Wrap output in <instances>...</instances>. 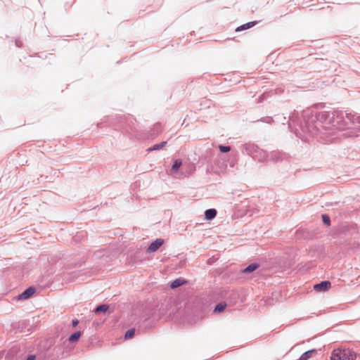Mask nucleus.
Masks as SVG:
<instances>
[{
	"mask_svg": "<svg viewBox=\"0 0 360 360\" xmlns=\"http://www.w3.org/2000/svg\"><path fill=\"white\" fill-rule=\"evenodd\" d=\"M274 120L272 117L267 116V117H262L261 119L257 120L255 122H262L266 123V124H271L274 122Z\"/></svg>",
	"mask_w": 360,
	"mask_h": 360,
	"instance_id": "22",
	"label": "nucleus"
},
{
	"mask_svg": "<svg viewBox=\"0 0 360 360\" xmlns=\"http://www.w3.org/2000/svg\"><path fill=\"white\" fill-rule=\"evenodd\" d=\"M226 307L227 304L225 302H220L215 305L214 312L221 313L224 311Z\"/></svg>",
	"mask_w": 360,
	"mask_h": 360,
	"instance_id": "16",
	"label": "nucleus"
},
{
	"mask_svg": "<svg viewBox=\"0 0 360 360\" xmlns=\"http://www.w3.org/2000/svg\"><path fill=\"white\" fill-rule=\"evenodd\" d=\"M82 335V333L81 331H79V330L75 331V333H73L72 334H71L69 336L68 340L71 344L76 343L79 341Z\"/></svg>",
	"mask_w": 360,
	"mask_h": 360,
	"instance_id": "13",
	"label": "nucleus"
},
{
	"mask_svg": "<svg viewBox=\"0 0 360 360\" xmlns=\"http://www.w3.org/2000/svg\"><path fill=\"white\" fill-rule=\"evenodd\" d=\"M119 122L122 126L125 122H127V120L125 118H120Z\"/></svg>",
	"mask_w": 360,
	"mask_h": 360,
	"instance_id": "29",
	"label": "nucleus"
},
{
	"mask_svg": "<svg viewBox=\"0 0 360 360\" xmlns=\"http://www.w3.org/2000/svg\"><path fill=\"white\" fill-rule=\"evenodd\" d=\"M181 165L182 160L181 159L174 160L172 165V171L174 172H177Z\"/></svg>",
	"mask_w": 360,
	"mask_h": 360,
	"instance_id": "17",
	"label": "nucleus"
},
{
	"mask_svg": "<svg viewBox=\"0 0 360 360\" xmlns=\"http://www.w3.org/2000/svg\"><path fill=\"white\" fill-rule=\"evenodd\" d=\"M321 219H322L323 223L326 226H330L331 221H330V218L328 214H321Z\"/></svg>",
	"mask_w": 360,
	"mask_h": 360,
	"instance_id": "21",
	"label": "nucleus"
},
{
	"mask_svg": "<svg viewBox=\"0 0 360 360\" xmlns=\"http://www.w3.org/2000/svg\"><path fill=\"white\" fill-rule=\"evenodd\" d=\"M135 332H136L135 328H129L124 333V339L125 340L131 339L132 338L134 337Z\"/></svg>",
	"mask_w": 360,
	"mask_h": 360,
	"instance_id": "19",
	"label": "nucleus"
},
{
	"mask_svg": "<svg viewBox=\"0 0 360 360\" xmlns=\"http://www.w3.org/2000/svg\"><path fill=\"white\" fill-rule=\"evenodd\" d=\"M15 46L19 48L22 47V41H20L19 39H15Z\"/></svg>",
	"mask_w": 360,
	"mask_h": 360,
	"instance_id": "28",
	"label": "nucleus"
},
{
	"mask_svg": "<svg viewBox=\"0 0 360 360\" xmlns=\"http://www.w3.org/2000/svg\"><path fill=\"white\" fill-rule=\"evenodd\" d=\"M36 292L34 286H30L15 297L16 300H24L30 298Z\"/></svg>",
	"mask_w": 360,
	"mask_h": 360,
	"instance_id": "5",
	"label": "nucleus"
},
{
	"mask_svg": "<svg viewBox=\"0 0 360 360\" xmlns=\"http://www.w3.org/2000/svg\"><path fill=\"white\" fill-rule=\"evenodd\" d=\"M0 360H15L14 354L12 352H9L5 356L3 353L0 352Z\"/></svg>",
	"mask_w": 360,
	"mask_h": 360,
	"instance_id": "20",
	"label": "nucleus"
},
{
	"mask_svg": "<svg viewBox=\"0 0 360 360\" xmlns=\"http://www.w3.org/2000/svg\"><path fill=\"white\" fill-rule=\"evenodd\" d=\"M167 143V141H162L160 143H156L153 145L151 147L148 148V151H153V150H158L162 149L166 144Z\"/></svg>",
	"mask_w": 360,
	"mask_h": 360,
	"instance_id": "18",
	"label": "nucleus"
},
{
	"mask_svg": "<svg viewBox=\"0 0 360 360\" xmlns=\"http://www.w3.org/2000/svg\"><path fill=\"white\" fill-rule=\"evenodd\" d=\"M155 130L157 131V133L162 131V127L160 124H157L154 126Z\"/></svg>",
	"mask_w": 360,
	"mask_h": 360,
	"instance_id": "25",
	"label": "nucleus"
},
{
	"mask_svg": "<svg viewBox=\"0 0 360 360\" xmlns=\"http://www.w3.org/2000/svg\"><path fill=\"white\" fill-rule=\"evenodd\" d=\"M331 287L330 281L324 280L314 285L313 289L317 292H327Z\"/></svg>",
	"mask_w": 360,
	"mask_h": 360,
	"instance_id": "4",
	"label": "nucleus"
},
{
	"mask_svg": "<svg viewBox=\"0 0 360 360\" xmlns=\"http://www.w3.org/2000/svg\"><path fill=\"white\" fill-rule=\"evenodd\" d=\"M219 150L222 153H228L231 150V147L229 146H224L222 144H219L218 146Z\"/></svg>",
	"mask_w": 360,
	"mask_h": 360,
	"instance_id": "23",
	"label": "nucleus"
},
{
	"mask_svg": "<svg viewBox=\"0 0 360 360\" xmlns=\"http://www.w3.org/2000/svg\"><path fill=\"white\" fill-rule=\"evenodd\" d=\"M103 122H105V120H103V121H101V124L103 123Z\"/></svg>",
	"mask_w": 360,
	"mask_h": 360,
	"instance_id": "31",
	"label": "nucleus"
},
{
	"mask_svg": "<svg viewBox=\"0 0 360 360\" xmlns=\"http://www.w3.org/2000/svg\"><path fill=\"white\" fill-rule=\"evenodd\" d=\"M37 356L35 354H30L25 360H36Z\"/></svg>",
	"mask_w": 360,
	"mask_h": 360,
	"instance_id": "27",
	"label": "nucleus"
},
{
	"mask_svg": "<svg viewBox=\"0 0 360 360\" xmlns=\"http://www.w3.org/2000/svg\"><path fill=\"white\" fill-rule=\"evenodd\" d=\"M79 323V321L77 319H74L72 320V326L73 328H75Z\"/></svg>",
	"mask_w": 360,
	"mask_h": 360,
	"instance_id": "26",
	"label": "nucleus"
},
{
	"mask_svg": "<svg viewBox=\"0 0 360 360\" xmlns=\"http://www.w3.org/2000/svg\"><path fill=\"white\" fill-rule=\"evenodd\" d=\"M259 146L253 143H246L241 146L240 150L243 154H245L253 158L258 150Z\"/></svg>",
	"mask_w": 360,
	"mask_h": 360,
	"instance_id": "2",
	"label": "nucleus"
},
{
	"mask_svg": "<svg viewBox=\"0 0 360 360\" xmlns=\"http://www.w3.org/2000/svg\"><path fill=\"white\" fill-rule=\"evenodd\" d=\"M288 155L282 151L274 150L269 153V161L274 162H281L287 159Z\"/></svg>",
	"mask_w": 360,
	"mask_h": 360,
	"instance_id": "3",
	"label": "nucleus"
},
{
	"mask_svg": "<svg viewBox=\"0 0 360 360\" xmlns=\"http://www.w3.org/2000/svg\"><path fill=\"white\" fill-rule=\"evenodd\" d=\"M101 124V123H98V127H100V125Z\"/></svg>",
	"mask_w": 360,
	"mask_h": 360,
	"instance_id": "30",
	"label": "nucleus"
},
{
	"mask_svg": "<svg viewBox=\"0 0 360 360\" xmlns=\"http://www.w3.org/2000/svg\"><path fill=\"white\" fill-rule=\"evenodd\" d=\"M252 158L261 162H266L269 161V153L259 148Z\"/></svg>",
	"mask_w": 360,
	"mask_h": 360,
	"instance_id": "6",
	"label": "nucleus"
},
{
	"mask_svg": "<svg viewBox=\"0 0 360 360\" xmlns=\"http://www.w3.org/2000/svg\"><path fill=\"white\" fill-rule=\"evenodd\" d=\"M280 121L283 124L286 122L290 131L304 141H308V137L318 134L321 124L328 125L327 128L331 126L339 130L352 129L349 132L351 136L360 134V115L347 110L336 109L317 113L314 112L312 108H307L302 111L301 116L297 110H294L288 120L286 117H281Z\"/></svg>",
	"mask_w": 360,
	"mask_h": 360,
	"instance_id": "1",
	"label": "nucleus"
},
{
	"mask_svg": "<svg viewBox=\"0 0 360 360\" xmlns=\"http://www.w3.org/2000/svg\"><path fill=\"white\" fill-rule=\"evenodd\" d=\"M164 242L162 238H156L148 245L146 252L148 253L156 252L164 244Z\"/></svg>",
	"mask_w": 360,
	"mask_h": 360,
	"instance_id": "7",
	"label": "nucleus"
},
{
	"mask_svg": "<svg viewBox=\"0 0 360 360\" xmlns=\"http://www.w3.org/2000/svg\"><path fill=\"white\" fill-rule=\"evenodd\" d=\"M188 283V281L184 278H178L173 281H172L169 283V288L171 289H175L176 288H179L184 284H186Z\"/></svg>",
	"mask_w": 360,
	"mask_h": 360,
	"instance_id": "9",
	"label": "nucleus"
},
{
	"mask_svg": "<svg viewBox=\"0 0 360 360\" xmlns=\"http://www.w3.org/2000/svg\"><path fill=\"white\" fill-rule=\"evenodd\" d=\"M341 356L345 360H356V354L353 351H345L341 353Z\"/></svg>",
	"mask_w": 360,
	"mask_h": 360,
	"instance_id": "14",
	"label": "nucleus"
},
{
	"mask_svg": "<svg viewBox=\"0 0 360 360\" xmlns=\"http://www.w3.org/2000/svg\"><path fill=\"white\" fill-rule=\"evenodd\" d=\"M341 359H342L341 354H333L330 356V360H341Z\"/></svg>",
	"mask_w": 360,
	"mask_h": 360,
	"instance_id": "24",
	"label": "nucleus"
},
{
	"mask_svg": "<svg viewBox=\"0 0 360 360\" xmlns=\"http://www.w3.org/2000/svg\"><path fill=\"white\" fill-rule=\"evenodd\" d=\"M103 122H105V120H103V121H101V124L103 123Z\"/></svg>",
	"mask_w": 360,
	"mask_h": 360,
	"instance_id": "32",
	"label": "nucleus"
},
{
	"mask_svg": "<svg viewBox=\"0 0 360 360\" xmlns=\"http://www.w3.org/2000/svg\"><path fill=\"white\" fill-rule=\"evenodd\" d=\"M316 353H317V350L316 349H311L307 350V351L304 352L303 354H302L298 359L299 360H309Z\"/></svg>",
	"mask_w": 360,
	"mask_h": 360,
	"instance_id": "11",
	"label": "nucleus"
},
{
	"mask_svg": "<svg viewBox=\"0 0 360 360\" xmlns=\"http://www.w3.org/2000/svg\"><path fill=\"white\" fill-rule=\"evenodd\" d=\"M257 24V21H256V20L248 22L247 23L243 24V25L238 26V27H236V32H238L246 30L248 29H250V28L254 27Z\"/></svg>",
	"mask_w": 360,
	"mask_h": 360,
	"instance_id": "12",
	"label": "nucleus"
},
{
	"mask_svg": "<svg viewBox=\"0 0 360 360\" xmlns=\"http://www.w3.org/2000/svg\"><path fill=\"white\" fill-rule=\"evenodd\" d=\"M109 311V305L105 304H102L98 305L94 309V312L95 314H105Z\"/></svg>",
	"mask_w": 360,
	"mask_h": 360,
	"instance_id": "15",
	"label": "nucleus"
},
{
	"mask_svg": "<svg viewBox=\"0 0 360 360\" xmlns=\"http://www.w3.org/2000/svg\"><path fill=\"white\" fill-rule=\"evenodd\" d=\"M217 211L214 208H210L205 211L204 217L206 220L210 221L214 219L217 216Z\"/></svg>",
	"mask_w": 360,
	"mask_h": 360,
	"instance_id": "10",
	"label": "nucleus"
},
{
	"mask_svg": "<svg viewBox=\"0 0 360 360\" xmlns=\"http://www.w3.org/2000/svg\"><path fill=\"white\" fill-rule=\"evenodd\" d=\"M260 266V264L257 262H253L248 264L246 267L240 270V273L243 274H249L257 270Z\"/></svg>",
	"mask_w": 360,
	"mask_h": 360,
	"instance_id": "8",
	"label": "nucleus"
}]
</instances>
